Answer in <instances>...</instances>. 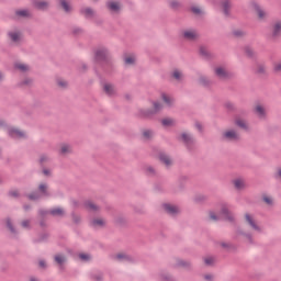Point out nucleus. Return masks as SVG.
Returning <instances> with one entry per match:
<instances>
[{"label": "nucleus", "instance_id": "obj_1", "mask_svg": "<svg viewBox=\"0 0 281 281\" xmlns=\"http://www.w3.org/2000/svg\"><path fill=\"white\" fill-rule=\"evenodd\" d=\"M211 221H218L220 218H226L227 221H233L234 215L229 213V210L227 207L222 209V213L216 215L214 212H210L209 214Z\"/></svg>", "mask_w": 281, "mask_h": 281}, {"label": "nucleus", "instance_id": "obj_2", "mask_svg": "<svg viewBox=\"0 0 281 281\" xmlns=\"http://www.w3.org/2000/svg\"><path fill=\"white\" fill-rule=\"evenodd\" d=\"M245 221L247 225H249V227L252 228L254 232H258L259 234L262 232V226H260L258 222H256L254 215L246 213Z\"/></svg>", "mask_w": 281, "mask_h": 281}, {"label": "nucleus", "instance_id": "obj_3", "mask_svg": "<svg viewBox=\"0 0 281 281\" xmlns=\"http://www.w3.org/2000/svg\"><path fill=\"white\" fill-rule=\"evenodd\" d=\"M224 139H227L228 142H238L240 139V135L238 132L234 130H227L223 133Z\"/></svg>", "mask_w": 281, "mask_h": 281}, {"label": "nucleus", "instance_id": "obj_4", "mask_svg": "<svg viewBox=\"0 0 281 281\" xmlns=\"http://www.w3.org/2000/svg\"><path fill=\"white\" fill-rule=\"evenodd\" d=\"M270 32L274 38L281 36V20H274L271 23Z\"/></svg>", "mask_w": 281, "mask_h": 281}, {"label": "nucleus", "instance_id": "obj_5", "mask_svg": "<svg viewBox=\"0 0 281 281\" xmlns=\"http://www.w3.org/2000/svg\"><path fill=\"white\" fill-rule=\"evenodd\" d=\"M182 36L186 41H196V38H199V33L194 30H186L182 32Z\"/></svg>", "mask_w": 281, "mask_h": 281}, {"label": "nucleus", "instance_id": "obj_6", "mask_svg": "<svg viewBox=\"0 0 281 281\" xmlns=\"http://www.w3.org/2000/svg\"><path fill=\"white\" fill-rule=\"evenodd\" d=\"M9 135H10V137H13L14 139H23L24 137H26L25 132H21L20 130L14 128V127L9 130Z\"/></svg>", "mask_w": 281, "mask_h": 281}, {"label": "nucleus", "instance_id": "obj_7", "mask_svg": "<svg viewBox=\"0 0 281 281\" xmlns=\"http://www.w3.org/2000/svg\"><path fill=\"white\" fill-rule=\"evenodd\" d=\"M254 10L259 19V21H265L267 19V11H265L260 5L254 4Z\"/></svg>", "mask_w": 281, "mask_h": 281}, {"label": "nucleus", "instance_id": "obj_8", "mask_svg": "<svg viewBox=\"0 0 281 281\" xmlns=\"http://www.w3.org/2000/svg\"><path fill=\"white\" fill-rule=\"evenodd\" d=\"M255 113H256V115H258L260 119L266 117V116H267V109L263 108L262 104H257V105L255 106Z\"/></svg>", "mask_w": 281, "mask_h": 281}, {"label": "nucleus", "instance_id": "obj_9", "mask_svg": "<svg viewBox=\"0 0 281 281\" xmlns=\"http://www.w3.org/2000/svg\"><path fill=\"white\" fill-rule=\"evenodd\" d=\"M109 56V50H106L105 48H99L95 52V59L97 60H104V58H106Z\"/></svg>", "mask_w": 281, "mask_h": 281}, {"label": "nucleus", "instance_id": "obj_10", "mask_svg": "<svg viewBox=\"0 0 281 281\" xmlns=\"http://www.w3.org/2000/svg\"><path fill=\"white\" fill-rule=\"evenodd\" d=\"M222 9L225 16H229V10H232V2L229 0L222 1Z\"/></svg>", "mask_w": 281, "mask_h": 281}, {"label": "nucleus", "instance_id": "obj_11", "mask_svg": "<svg viewBox=\"0 0 281 281\" xmlns=\"http://www.w3.org/2000/svg\"><path fill=\"white\" fill-rule=\"evenodd\" d=\"M34 5L38 10H47V8H49V2H47L45 0H37V1H35Z\"/></svg>", "mask_w": 281, "mask_h": 281}, {"label": "nucleus", "instance_id": "obj_12", "mask_svg": "<svg viewBox=\"0 0 281 281\" xmlns=\"http://www.w3.org/2000/svg\"><path fill=\"white\" fill-rule=\"evenodd\" d=\"M236 190H245L246 184H245V180L243 178H237L233 181Z\"/></svg>", "mask_w": 281, "mask_h": 281}, {"label": "nucleus", "instance_id": "obj_13", "mask_svg": "<svg viewBox=\"0 0 281 281\" xmlns=\"http://www.w3.org/2000/svg\"><path fill=\"white\" fill-rule=\"evenodd\" d=\"M164 210L167 211L168 214H179V209L172 204H164Z\"/></svg>", "mask_w": 281, "mask_h": 281}, {"label": "nucleus", "instance_id": "obj_14", "mask_svg": "<svg viewBox=\"0 0 281 281\" xmlns=\"http://www.w3.org/2000/svg\"><path fill=\"white\" fill-rule=\"evenodd\" d=\"M108 8L112 12H120V8H122V5L120 4V2L110 1L108 2Z\"/></svg>", "mask_w": 281, "mask_h": 281}, {"label": "nucleus", "instance_id": "obj_15", "mask_svg": "<svg viewBox=\"0 0 281 281\" xmlns=\"http://www.w3.org/2000/svg\"><path fill=\"white\" fill-rule=\"evenodd\" d=\"M159 159L165 166H172V159L166 154H160Z\"/></svg>", "mask_w": 281, "mask_h": 281}, {"label": "nucleus", "instance_id": "obj_16", "mask_svg": "<svg viewBox=\"0 0 281 281\" xmlns=\"http://www.w3.org/2000/svg\"><path fill=\"white\" fill-rule=\"evenodd\" d=\"M103 89L108 95H113L115 93V87L111 83H105L103 86Z\"/></svg>", "mask_w": 281, "mask_h": 281}, {"label": "nucleus", "instance_id": "obj_17", "mask_svg": "<svg viewBox=\"0 0 281 281\" xmlns=\"http://www.w3.org/2000/svg\"><path fill=\"white\" fill-rule=\"evenodd\" d=\"M215 74H216V76H218V78H227V76H228L227 70L223 67H217L215 69Z\"/></svg>", "mask_w": 281, "mask_h": 281}, {"label": "nucleus", "instance_id": "obj_18", "mask_svg": "<svg viewBox=\"0 0 281 281\" xmlns=\"http://www.w3.org/2000/svg\"><path fill=\"white\" fill-rule=\"evenodd\" d=\"M15 69H18V71H21L22 74H25V71H27L30 69V66L23 64V63H16L14 65Z\"/></svg>", "mask_w": 281, "mask_h": 281}, {"label": "nucleus", "instance_id": "obj_19", "mask_svg": "<svg viewBox=\"0 0 281 281\" xmlns=\"http://www.w3.org/2000/svg\"><path fill=\"white\" fill-rule=\"evenodd\" d=\"M9 36L13 43H19V41H21V33L19 32H11L9 33Z\"/></svg>", "mask_w": 281, "mask_h": 281}, {"label": "nucleus", "instance_id": "obj_20", "mask_svg": "<svg viewBox=\"0 0 281 281\" xmlns=\"http://www.w3.org/2000/svg\"><path fill=\"white\" fill-rule=\"evenodd\" d=\"M106 225V222L102 218H95L92 221V227H104Z\"/></svg>", "mask_w": 281, "mask_h": 281}, {"label": "nucleus", "instance_id": "obj_21", "mask_svg": "<svg viewBox=\"0 0 281 281\" xmlns=\"http://www.w3.org/2000/svg\"><path fill=\"white\" fill-rule=\"evenodd\" d=\"M181 139L184 142V144H192V142H194V138H192V136L188 133H183L181 135Z\"/></svg>", "mask_w": 281, "mask_h": 281}, {"label": "nucleus", "instance_id": "obj_22", "mask_svg": "<svg viewBox=\"0 0 281 281\" xmlns=\"http://www.w3.org/2000/svg\"><path fill=\"white\" fill-rule=\"evenodd\" d=\"M55 262H57L59 265V267H63V265H65V262H67V258L63 255H56Z\"/></svg>", "mask_w": 281, "mask_h": 281}, {"label": "nucleus", "instance_id": "obj_23", "mask_svg": "<svg viewBox=\"0 0 281 281\" xmlns=\"http://www.w3.org/2000/svg\"><path fill=\"white\" fill-rule=\"evenodd\" d=\"M49 214H52V216H63L65 214V210L60 207L53 209L50 210Z\"/></svg>", "mask_w": 281, "mask_h": 281}, {"label": "nucleus", "instance_id": "obj_24", "mask_svg": "<svg viewBox=\"0 0 281 281\" xmlns=\"http://www.w3.org/2000/svg\"><path fill=\"white\" fill-rule=\"evenodd\" d=\"M68 153H71V146L67 144H63L60 146V154L61 155H68Z\"/></svg>", "mask_w": 281, "mask_h": 281}, {"label": "nucleus", "instance_id": "obj_25", "mask_svg": "<svg viewBox=\"0 0 281 281\" xmlns=\"http://www.w3.org/2000/svg\"><path fill=\"white\" fill-rule=\"evenodd\" d=\"M262 201L266 203V205H273V198L271 195L263 194Z\"/></svg>", "mask_w": 281, "mask_h": 281}, {"label": "nucleus", "instance_id": "obj_26", "mask_svg": "<svg viewBox=\"0 0 281 281\" xmlns=\"http://www.w3.org/2000/svg\"><path fill=\"white\" fill-rule=\"evenodd\" d=\"M161 99L164 100V102H165L168 106H170V104H172V102H173L172 97H170V95H168V94H166V93L161 94Z\"/></svg>", "mask_w": 281, "mask_h": 281}, {"label": "nucleus", "instance_id": "obj_27", "mask_svg": "<svg viewBox=\"0 0 281 281\" xmlns=\"http://www.w3.org/2000/svg\"><path fill=\"white\" fill-rule=\"evenodd\" d=\"M235 124H236L237 126H239V128H245V130L248 128L247 122H245V120H243V119H237V120L235 121Z\"/></svg>", "mask_w": 281, "mask_h": 281}, {"label": "nucleus", "instance_id": "obj_28", "mask_svg": "<svg viewBox=\"0 0 281 281\" xmlns=\"http://www.w3.org/2000/svg\"><path fill=\"white\" fill-rule=\"evenodd\" d=\"M125 65H133L135 63V55H127L124 57Z\"/></svg>", "mask_w": 281, "mask_h": 281}, {"label": "nucleus", "instance_id": "obj_29", "mask_svg": "<svg viewBox=\"0 0 281 281\" xmlns=\"http://www.w3.org/2000/svg\"><path fill=\"white\" fill-rule=\"evenodd\" d=\"M162 126H175V120L172 119H164L161 121Z\"/></svg>", "mask_w": 281, "mask_h": 281}, {"label": "nucleus", "instance_id": "obj_30", "mask_svg": "<svg viewBox=\"0 0 281 281\" xmlns=\"http://www.w3.org/2000/svg\"><path fill=\"white\" fill-rule=\"evenodd\" d=\"M86 207H87V210H89L90 212H95V211H98V206H97L93 202H87V203H86Z\"/></svg>", "mask_w": 281, "mask_h": 281}, {"label": "nucleus", "instance_id": "obj_31", "mask_svg": "<svg viewBox=\"0 0 281 281\" xmlns=\"http://www.w3.org/2000/svg\"><path fill=\"white\" fill-rule=\"evenodd\" d=\"M172 77H173L176 80H181V79L183 78V72H181L180 70H173Z\"/></svg>", "mask_w": 281, "mask_h": 281}, {"label": "nucleus", "instance_id": "obj_32", "mask_svg": "<svg viewBox=\"0 0 281 281\" xmlns=\"http://www.w3.org/2000/svg\"><path fill=\"white\" fill-rule=\"evenodd\" d=\"M60 3H61V8L65 10V12L71 11V7L69 5V3H67V1L60 0Z\"/></svg>", "mask_w": 281, "mask_h": 281}, {"label": "nucleus", "instance_id": "obj_33", "mask_svg": "<svg viewBox=\"0 0 281 281\" xmlns=\"http://www.w3.org/2000/svg\"><path fill=\"white\" fill-rule=\"evenodd\" d=\"M57 87H59L60 89H65L67 87V82L65 81V79H57Z\"/></svg>", "mask_w": 281, "mask_h": 281}, {"label": "nucleus", "instance_id": "obj_34", "mask_svg": "<svg viewBox=\"0 0 281 281\" xmlns=\"http://www.w3.org/2000/svg\"><path fill=\"white\" fill-rule=\"evenodd\" d=\"M245 54H246V56H248L249 58H251V56H254V54H255L254 48H251V47H246V48H245Z\"/></svg>", "mask_w": 281, "mask_h": 281}, {"label": "nucleus", "instance_id": "obj_35", "mask_svg": "<svg viewBox=\"0 0 281 281\" xmlns=\"http://www.w3.org/2000/svg\"><path fill=\"white\" fill-rule=\"evenodd\" d=\"M143 137H145V139H150V137H153V132L150 130L144 131Z\"/></svg>", "mask_w": 281, "mask_h": 281}, {"label": "nucleus", "instance_id": "obj_36", "mask_svg": "<svg viewBox=\"0 0 281 281\" xmlns=\"http://www.w3.org/2000/svg\"><path fill=\"white\" fill-rule=\"evenodd\" d=\"M191 11L193 12V14H203V9L199 7H192Z\"/></svg>", "mask_w": 281, "mask_h": 281}, {"label": "nucleus", "instance_id": "obj_37", "mask_svg": "<svg viewBox=\"0 0 281 281\" xmlns=\"http://www.w3.org/2000/svg\"><path fill=\"white\" fill-rule=\"evenodd\" d=\"M18 16H30V11L27 10H20L16 11Z\"/></svg>", "mask_w": 281, "mask_h": 281}, {"label": "nucleus", "instance_id": "obj_38", "mask_svg": "<svg viewBox=\"0 0 281 281\" xmlns=\"http://www.w3.org/2000/svg\"><path fill=\"white\" fill-rule=\"evenodd\" d=\"M32 82H33L32 79L26 78V79H24V80L21 82V85H22V87H30V86H32Z\"/></svg>", "mask_w": 281, "mask_h": 281}, {"label": "nucleus", "instance_id": "obj_39", "mask_svg": "<svg viewBox=\"0 0 281 281\" xmlns=\"http://www.w3.org/2000/svg\"><path fill=\"white\" fill-rule=\"evenodd\" d=\"M82 12L86 16H93V10H91L90 8L83 9Z\"/></svg>", "mask_w": 281, "mask_h": 281}, {"label": "nucleus", "instance_id": "obj_40", "mask_svg": "<svg viewBox=\"0 0 281 281\" xmlns=\"http://www.w3.org/2000/svg\"><path fill=\"white\" fill-rule=\"evenodd\" d=\"M38 190L43 194H47V184H40Z\"/></svg>", "mask_w": 281, "mask_h": 281}, {"label": "nucleus", "instance_id": "obj_41", "mask_svg": "<svg viewBox=\"0 0 281 281\" xmlns=\"http://www.w3.org/2000/svg\"><path fill=\"white\" fill-rule=\"evenodd\" d=\"M79 258L81 260H83L85 262H87V260H91V256L87 255V254H80Z\"/></svg>", "mask_w": 281, "mask_h": 281}, {"label": "nucleus", "instance_id": "obj_42", "mask_svg": "<svg viewBox=\"0 0 281 281\" xmlns=\"http://www.w3.org/2000/svg\"><path fill=\"white\" fill-rule=\"evenodd\" d=\"M200 54H201L202 56H209V55H210V52L207 50V48L201 47V48H200Z\"/></svg>", "mask_w": 281, "mask_h": 281}, {"label": "nucleus", "instance_id": "obj_43", "mask_svg": "<svg viewBox=\"0 0 281 281\" xmlns=\"http://www.w3.org/2000/svg\"><path fill=\"white\" fill-rule=\"evenodd\" d=\"M234 36L240 37V36H245V32L240 31V30H236L233 32Z\"/></svg>", "mask_w": 281, "mask_h": 281}, {"label": "nucleus", "instance_id": "obj_44", "mask_svg": "<svg viewBox=\"0 0 281 281\" xmlns=\"http://www.w3.org/2000/svg\"><path fill=\"white\" fill-rule=\"evenodd\" d=\"M274 68V71H281V60L280 61H277L273 66Z\"/></svg>", "mask_w": 281, "mask_h": 281}, {"label": "nucleus", "instance_id": "obj_45", "mask_svg": "<svg viewBox=\"0 0 281 281\" xmlns=\"http://www.w3.org/2000/svg\"><path fill=\"white\" fill-rule=\"evenodd\" d=\"M204 262H205V265H213L214 263V258L207 257V258L204 259Z\"/></svg>", "mask_w": 281, "mask_h": 281}, {"label": "nucleus", "instance_id": "obj_46", "mask_svg": "<svg viewBox=\"0 0 281 281\" xmlns=\"http://www.w3.org/2000/svg\"><path fill=\"white\" fill-rule=\"evenodd\" d=\"M171 8H179V1L173 0L170 2Z\"/></svg>", "mask_w": 281, "mask_h": 281}, {"label": "nucleus", "instance_id": "obj_47", "mask_svg": "<svg viewBox=\"0 0 281 281\" xmlns=\"http://www.w3.org/2000/svg\"><path fill=\"white\" fill-rule=\"evenodd\" d=\"M7 227H9L10 232H14V228H12V223L10 220H7Z\"/></svg>", "mask_w": 281, "mask_h": 281}, {"label": "nucleus", "instance_id": "obj_48", "mask_svg": "<svg viewBox=\"0 0 281 281\" xmlns=\"http://www.w3.org/2000/svg\"><path fill=\"white\" fill-rule=\"evenodd\" d=\"M123 258H126V255L124 254L116 255V260H123Z\"/></svg>", "mask_w": 281, "mask_h": 281}, {"label": "nucleus", "instance_id": "obj_49", "mask_svg": "<svg viewBox=\"0 0 281 281\" xmlns=\"http://www.w3.org/2000/svg\"><path fill=\"white\" fill-rule=\"evenodd\" d=\"M154 109H155V111H160L161 105L156 102V103H154Z\"/></svg>", "mask_w": 281, "mask_h": 281}, {"label": "nucleus", "instance_id": "obj_50", "mask_svg": "<svg viewBox=\"0 0 281 281\" xmlns=\"http://www.w3.org/2000/svg\"><path fill=\"white\" fill-rule=\"evenodd\" d=\"M47 156H42L41 158H40V161H41V164H43V162H45V161H47Z\"/></svg>", "mask_w": 281, "mask_h": 281}, {"label": "nucleus", "instance_id": "obj_51", "mask_svg": "<svg viewBox=\"0 0 281 281\" xmlns=\"http://www.w3.org/2000/svg\"><path fill=\"white\" fill-rule=\"evenodd\" d=\"M30 225V222L29 221H23L22 222V227H29Z\"/></svg>", "mask_w": 281, "mask_h": 281}, {"label": "nucleus", "instance_id": "obj_52", "mask_svg": "<svg viewBox=\"0 0 281 281\" xmlns=\"http://www.w3.org/2000/svg\"><path fill=\"white\" fill-rule=\"evenodd\" d=\"M10 194H11L12 196H18V195H19V191H11Z\"/></svg>", "mask_w": 281, "mask_h": 281}, {"label": "nucleus", "instance_id": "obj_53", "mask_svg": "<svg viewBox=\"0 0 281 281\" xmlns=\"http://www.w3.org/2000/svg\"><path fill=\"white\" fill-rule=\"evenodd\" d=\"M38 198V195H34V194H31L30 196H29V199H31V200H36Z\"/></svg>", "mask_w": 281, "mask_h": 281}, {"label": "nucleus", "instance_id": "obj_54", "mask_svg": "<svg viewBox=\"0 0 281 281\" xmlns=\"http://www.w3.org/2000/svg\"><path fill=\"white\" fill-rule=\"evenodd\" d=\"M204 278H205V280H212L213 277H212V274H205Z\"/></svg>", "mask_w": 281, "mask_h": 281}, {"label": "nucleus", "instance_id": "obj_55", "mask_svg": "<svg viewBox=\"0 0 281 281\" xmlns=\"http://www.w3.org/2000/svg\"><path fill=\"white\" fill-rule=\"evenodd\" d=\"M40 267L45 268V261L41 260L40 261Z\"/></svg>", "mask_w": 281, "mask_h": 281}, {"label": "nucleus", "instance_id": "obj_56", "mask_svg": "<svg viewBox=\"0 0 281 281\" xmlns=\"http://www.w3.org/2000/svg\"><path fill=\"white\" fill-rule=\"evenodd\" d=\"M277 175H278V177H280V178H281V168H280V169H278Z\"/></svg>", "mask_w": 281, "mask_h": 281}, {"label": "nucleus", "instance_id": "obj_57", "mask_svg": "<svg viewBox=\"0 0 281 281\" xmlns=\"http://www.w3.org/2000/svg\"><path fill=\"white\" fill-rule=\"evenodd\" d=\"M196 128L199 130V131H201V124H196Z\"/></svg>", "mask_w": 281, "mask_h": 281}, {"label": "nucleus", "instance_id": "obj_58", "mask_svg": "<svg viewBox=\"0 0 281 281\" xmlns=\"http://www.w3.org/2000/svg\"><path fill=\"white\" fill-rule=\"evenodd\" d=\"M44 175H49V170H44Z\"/></svg>", "mask_w": 281, "mask_h": 281}, {"label": "nucleus", "instance_id": "obj_59", "mask_svg": "<svg viewBox=\"0 0 281 281\" xmlns=\"http://www.w3.org/2000/svg\"><path fill=\"white\" fill-rule=\"evenodd\" d=\"M0 80H3V75L0 72Z\"/></svg>", "mask_w": 281, "mask_h": 281}, {"label": "nucleus", "instance_id": "obj_60", "mask_svg": "<svg viewBox=\"0 0 281 281\" xmlns=\"http://www.w3.org/2000/svg\"><path fill=\"white\" fill-rule=\"evenodd\" d=\"M31 281H38V280H36L35 278H32Z\"/></svg>", "mask_w": 281, "mask_h": 281}, {"label": "nucleus", "instance_id": "obj_61", "mask_svg": "<svg viewBox=\"0 0 281 281\" xmlns=\"http://www.w3.org/2000/svg\"><path fill=\"white\" fill-rule=\"evenodd\" d=\"M182 267H186V263H181Z\"/></svg>", "mask_w": 281, "mask_h": 281}]
</instances>
